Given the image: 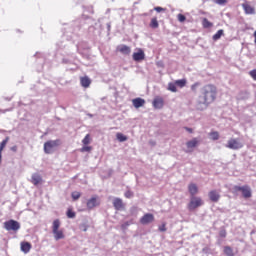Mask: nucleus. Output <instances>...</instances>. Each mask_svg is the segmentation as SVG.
Here are the masks:
<instances>
[{
    "label": "nucleus",
    "mask_w": 256,
    "mask_h": 256,
    "mask_svg": "<svg viewBox=\"0 0 256 256\" xmlns=\"http://www.w3.org/2000/svg\"><path fill=\"white\" fill-rule=\"evenodd\" d=\"M215 99H217V87L212 84L203 86L196 102V109H198V111H205Z\"/></svg>",
    "instance_id": "1"
},
{
    "label": "nucleus",
    "mask_w": 256,
    "mask_h": 256,
    "mask_svg": "<svg viewBox=\"0 0 256 256\" xmlns=\"http://www.w3.org/2000/svg\"><path fill=\"white\" fill-rule=\"evenodd\" d=\"M61 145V140H49L44 143V153L47 155H51V153H55L58 146Z\"/></svg>",
    "instance_id": "2"
},
{
    "label": "nucleus",
    "mask_w": 256,
    "mask_h": 256,
    "mask_svg": "<svg viewBox=\"0 0 256 256\" xmlns=\"http://www.w3.org/2000/svg\"><path fill=\"white\" fill-rule=\"evenodd\" d=\"M241 191L244 199H249L252 195L251 193V187L249 185H244V186H233L232 192L233 193H239Z\"/></svg>",
    "instance_id": "3"
},
{
    "label": "nucleus",
    "mask_w": 256,
    "mask_h": 256,
    "mask_svg": "<svg viewBox=\"0 0 256 256\" xmlns=\"http://www.w3.org/2000/svg\"><path fill=\"white\" fill-rule=\"evenodd\" d=\"M4 229H6V231H13L14 233H17V231L21 229V224L17 220L11 219L4 222Z\"/></svg>",
    "instance_id": "4"
},
{
    "label": "nucleus",
    "mask_w": 256,
    "mask_h": 256,
    "mask_svg": "<svg viewBox=\"0 0 256 256\" xmlns=\"http://www.w3.org/2000/svg\"><path fill=\"white\" fill-rule=\"evenodd\" d=\"M202 205H203V199H201V197L191 196L190 202L188 204V209L189 211H195L197 207H202Z\"/></svg>",
    "instance_id": "5"
},
{
    "label": "nucleus",
    "mask_w": 256,
    "mask_h": 256,
    "mask_svg": "<svg viewBox=\"0 0 256 256\" xmlns=\"http://www.w3.org/2000/svg\"><path fill=\"white\" fill-rule=\"evenodd\" d=\"M226 147L228 149H232L233 151H237L239 149H243V144H242L241 140H239L237 138H231L228 140Z\"/></svg>",
    "instance_id": "6"
},
{
    "label": "nucleus",
    "mask_w": 256,
    "mask_h": 256,
    "mask_svg": "<svg viewBox=\"0 0 256 256\" xmlns=\"http://www.w3.org/2000/svg\"><path fill=\"white\" fill-rule=\"evenodd\" d=\"M86 205L87 209H95V207H99V205H101V201L99 200V197L93 196L87 201Z\"/></svg>",
    "instance_id": "7"
},
{
    "label": "nucleus",
    "mask_w": 256,
    "mask_h": 256,
    "mask_svg": "<svg viewBox=\"0 0 256 256\" xmlns=\"http://www.w3.org/2000/svg\"><path fill=\"white\" fill-rule=\"evenodd\" d=\"M153 221H155V216H153V214H151V213L145 214V215L140 219L141 225H149V223H153Z\"/></svg>",
    "instance_id": "8"
},
{
    "label": "nucleus",
    "mask_w": 256,
    "mask_h": 256,
    "mask_svg": "<svg viewBox=\"0 0 256 256\" xmlns=\"http://www.w3.org/2000/svg\"><path fill=\"white\" fill-rule=\"evenodd\" d=\"M242 9L246 15H255V8L247 2L242 4Z\"/></svg>",
    "instance_id": "9"
},
{
    "label": "nucleus",
    "mask_w": 256,
    "mask_h": 256,
    "mask_svg": "<svg viewBox=\"0 0 256 256\" xmlns=\"http://www.w3.org/2000/svg\"><path fill=\"white\" fill-rule=\"evenodd\" d=\"M208 195L210 201H212L213 203H217V201L221 199V195H219V192H217V190L210 191Z\"/></svg>",
    "instance_id": "10"
},
{
    "label": "nucleus",
    "mask_w": 256,
    "mask_h": 256,
    "mask_svg": "<svg viewBox=\"0 0 256 256\" xmlns=\"http://www.w3.org/2000/svg\"><path fill=\"white\" fill-rule=\"evenodd\" d=\"M133 59L134 61H143V59H145V52H143L142 49H139L137 52L133 53Z\"/></svg>",
    "instance_id": "11"
},
{
    "label": "nucleus",
    "mask_w": 256,
    "mask_h": 256,
    "mask_svg": "<svg viewBox=\"0 0 256 256\" xmlns=\"http://www.w3.org/2000/svg\"><path fill=\"white\" fill-rule=\"evenodd\" d=\"M112 203L116 211H121V209L124 207L123 200L121 198H114Z\"/></svg>",
    "instance_id": "12"
},
{
    "label": "nucleus",
    "mask_w": 256,
    "mask_h": 256,
    "mask_svg": "<svg viewBox=\"0 0 256 256\" xmlns=\"http://www.w3.org/2000/svg\"><path fill=\"white\" fill-rule=\"evenodd\" d=\"M164 101L163 98L161 97H156L153 100V107L155 109H163Z\"/></svg>",
    "instance_id": "13"
},
{
    "label": "nucleus",
    "mask_w": 256,
    "mask_h": 256,
    "mask_svg": "<svg viewBox=\"0 0 256 256\" xmlns=\"http://www.w3.org/2000/svg\"><path fill=\"white\" fill-rule=\"evenodd\" d=\"M188 191H189L191 197H195L197 195V193H199V188L197 187V185L195 183H191L188 186Z\"/></svg>",
    "instance_id": "14"
},
{
    "label": "nucleus",
    "mask_w": 256,
    "mask_h": 256,
    "mask_svg": "<svg viewBox=\"0 0 256 256\" xmlns=\"http://www.w3.org/2000/svg\"><path fill=\"white\" fill-rule=\"evenodd\" d=\"M132 104L135 107V109H139L140 107H143V105H145V99L135 98L132 100Z\"/></svg>",
    "instance_id": "15"
},
{
    "label": "nucleus",
    "mask_w": 256,
    "mask_h": 256,
    "mask_svg": "<svg viewBox=\"0 0 256 256\" xmlns=\"http://www.w3.org/2000/svg\"><path fill=\"white\" fill-rule=\"evenodd\" d=\"M41 181H43V178L41 177V175H39L38 173L32 174L31 183H33V185H39Z\"/></svg>",
    "instance_id": "16"
},
{
    "label": "nucleus",
    "mask_w": 256,
    "mask_h": 256,
    "mask_svg": "<svg viewBox=\"0 0 256 256\" xmlns=\"http://www.w3.org/2000/svg\"><path fill=\"white\" fill-rule=\"evenodd\" d=\"M118 51L123 55H129V53H131V47L127 45H121L118 47Z\"/></svg>",
    "instance_id": "17"
},
{
    "label": "nucleus",
    "mask_w": 256,
    "mask_h": 256,
    "mask_svg": "<svg viewBox=\"0 0 256 256\" xmlns=\"http://www.w3.org/2000/svg\"><path fill=\"white\" fill-rule=\"evenodd\" d=\"M198 144H199V140L197 138H193L192 140L186 143V147L188 149H195V147H197Z\"/></svg>",
    "instance_id": "18"
},
{
    "label": "nucleus",
    "mask_w": 256,
    "mask_h": 256,
    "mask_svg": "<svg viewBox=\"0 0 256 256\" xmlns=\"http://www.w3.org/2000/svg\"><path fill=\"white\" fill-rule=\"evenodd\" d=\"M54 235L55 241H59L60 239H65V234L63 230H56V232H52Z\"/></svg>",
    "instance_id": "19"
},
{
    "label": "nucleus",
    "mask_w": 256,
    "mask_h": 256,
    "mask_svg": "<svg viewBox=\"0 0 256 256\" xmlns=\"http://www.w3.org/2000/svg\"><path fill=\"white\" fill-rule=\"evenodd\" d=\"M21 251L23 253H29V251H31V243H29V242H22L21 243Z\"/></svg>",
    "instance_id": "20"
},
{
    "label": "nucleus",
    "mask_w": 256,
    "mask_h": 256,
    "mask_svg": "<svg viewBox=\"0 0 256 256\" xmlns=\"http://www.w3.org/2000/svg\"><path fill=\"white\" fill-rule=\"evenodd\" d=\"M80 83H81L82 87L87 88V87H89V85H91V79H89V77H82L80 79Z\"/></svg>",
    "instance_id": "21"
},
{
    "label": "nucleus",
    "mask_w": 256,
    "mask_h": 256,
    "mask_svg": "<svg viewBox=\"0 0 256 256\" xmlns=\"http://www.w3.org/2000/svg\"><path fill=\"white\" fill-rule=\"evenodd\" d=\"M224 35V31L223 29H220L217 31V33H215L212 37L213 41H219V39H221V37H223Z\"/></svg>",
    "instance_id": "22"
},
{
    "label": "nucleus",
    "mask_w": 256,
    "mask_h": 256,
    "mask_svg": "<svg viewBox=\"0 0 256 256\" xmlns=\"http://www.w3.org/2000/svg\"><path fill=\"white\" fill-rule=\"evenodd\" d=\"M59 227H61V222L59 219L54 220L52 225V233L59 231Z\"/></svg>",
    "instance_id": "23"
},
{
    "label": "nucleus",
    "mask_w": 256,
    "mask_h": 256,
    "mask_svg": "<svg viewBox=\"0 0 256 256\" xmlns=\"http://www.w3.org/2000/svg\"><path fill=\"white\" fill-rule=\"evenodd\" d=\"M202 25L204 29H209V27H213V23H211L207 18L203 19Z\"/></svg>",
    "instance_id": "24"
},
{
    "label": "nucleus",
    "mask_w": 256,
    "mask_h": 256,
    "mask_svg": "<svg viewBox=\"0 0 256 256\" xmlns=\"http://www.w3.org/2000/svg\"><path fill=\"white\" fill-rule=\"evenodd\" d=\"M151 29H157L159 27V22L157 21V18H152L150 22Z\"/></svg>",
    "instance_id": "25"
},
{
    "label": "nucleus",
    "mask_w": 256,
    "mask_h": 256,
    "mask_svg": "<svg viewBox=\"0 0 256 256\" xmlns=\"http://www.w3.org/2000/svg\"><path fill=\"white\" fill-rule=\"evenodd\" d=\"M175 85L183 88V87H185V85H187V80H185V79L176 80Z\"/></svg>",
    "instance_id": "26"
},
{
    "label": "nucleus",
    "mask_w": 256,
    "mask_h": 256,
    "mask_svg": "<svg viewBox=\"0 0 256 256\" xmlns=\"http://www.w3.org/2000/svg\"><path fill=\"white\" fill-rule=\"evenodd\" d=\"M224 253L227 256H234L235 255V254H233V249L231 247H229V246H226L224 248Z\"/></svg>",
    "instance_id": "27"
},
{
    "label": "nucleus",
    "mask_w": 256,
    "mask_h": 256,
    "mask_svg": "<svg viewBox=\"0 0 256 256\" xmlns=\"http://www.w3.org/2000/svg\"><path fill=\"white\" fill-rule=\"evenodd\" d=\"M168 90L172 91V93H177V84L169 83Z\"/></svg>",
    "instance_id": "28"
},
{
    "label": "nucleus",
    "mask_w": 256,
    "mask_h": 256,
    "mask_svg": "<svg viewBox=\"0 0 256 256\" xmlns=\"http://www.w3.org/2000/svg\"><path fill=\"white\" fill-rule=\"evenodd\" d=\"M116 137H117L118 141H120V143L127 141V136L123 135L122 133H118L116 135Z\"/></svg>",
    "instance_id": "29"
},
{
    "label": "nucleus",
    "mask_w": 256,
    "mask_h": 256,
    "mask_svg": "<svg viewBox=\"0 0 256 256\" xmlns=\"http://www.w3.org/2000/svg\"><path fill=\"white\" fill-rule=\"evenodd\" d=\"M210 137H211L212 141L219 140V132H211Z\"/></svg>",
    "instance_id": "30"
},
{
    "label": "nucleus",
    "mask_w": 256,
    "mask_h": 256,
    "mask_svg": "<svg viewBox=\"0 0 256 256\" xmlns=\"http://www.w3.org/2000/svg\"><path fill=\"white\" fill-rule=\"evenodd\" d=\"M9 141V138H6L5 140H3L0 144V153L3 152V149H5V147L7 146V142Z\"/></svg>",
    "instance_id": "31"
},
{
    "label": "nucleus",
    "mask_w": 256,
    "mask_h": 256,
    "mask_svg": "<svg viewBox=\"0 0 256 256\" xmlns=\"http://www.w3.org/2000/svg\"><path fill=\"white\" fill-rule=\"evenodd\" d=\"M238 99H249V92H241Z\"/></svg>",
    "instance_id": "32"
},
{
    "label": "nucleus",
    "mask_w": 256,
    "mask_h": 256,
    "mask_svg": "<svg viewBox=\"0 0 256 256\" xmlns=\"http://www.w3.org/2000/svg\"><path fill=\"white\" fill-rule=\"evenodd\" d=\"M67 218L68 219H75V212H73V210H68L67 211Z\"/></svg>",
    "instance_id": "33"
},
{
    "label": "nucleus",
    "mask_w": 256,
    "mask_h": 256,
    "mask_svg": "<svg viewBox=\"0 0 256 256\" xmlns=\"http://www.w3.org/2000/svg\"><path fill=\"white\" fill-rule=\"evenodd\" d=\"M177 19H178V21H179L180 23H184V21H185L187 18H186L185 15H183V14H178Z\"/></svg>",
    "instance_id": "34"
},
{
    "label": "nucleus",
    "mask_w": 256,
    "mask_h": 256,
    "mask_svg": "<svg viewBox=\"0 0 256 256\" xmlns=\"http://www.w3.org/2000/svg\"><path fill=\"white\" fill-rule=\"evenodd\" d=\"M79 197H81V193H79V192L72 193V199H74V201H77V199H79Z\"/></svg>",
    "instance_id": "35"
},
{
    "label": "nucleus",
    "mask_w": 256,
    "mask_h": 256,
    "mask_svg": "<svg viewBox=\"0 0 256 256\" xmlns=\"http://www.w3.org/2000/svg\"><path fill=\"white\" fill-rule=\"evenodd\" d=\"M250 77H252L253 81H256V69L251 70L249 72Z\"/></svg>",
    "instance_id": "36"
},
{
    "label": "nucleus",
    "mask_w": 256,
    "mask_h": 256,
    "mask_svg": "<svg viewBox=\"0 0 256 256\" xmlns=\"http://www.w3.org/2000/svg\"><path fill=\"white\" fill-rule=\"evenodd\" d=\"M216 5H225L227 0H213Z\"/></svg>",
    "instance_id": "37"
},
{
    "label": "nucleus",
    "mask_w": 256,
    "mask_h": 256,
    "mask_svg": "<svg viewBox=\"0 0 256 256\" xmlns=\"http://www.w3.org/2000/svg\"><path fill=\"white\" fill-rule=\"evenodd\" d=\"M124 195L127 199H131V197H133V192H131V190H128L125 192Z\"/></svg>",
    "instance_id": "38"
},
{
    "label": "nucleus",
    "mask_w": 256,
    "mask_h": 256,
    "mask_svg": "<svg viewBox=\"0 0 256 256\" xmlns=\"http://www.w3.org/2000/svg\"><path fill=\"white\" fill-rule=\"evenodd\" d=\"M82 143L84 145H89V134L84 137V139L82 140Z\"/></svg>",
    "instance_id": "39"
},
{
    "label": "nucleus",
    "mask_w": 256,
    "mask_h": 256,
    "mask_svg": "<svg viewBox=\"0 0 256 256\" xmlns=\"http://www.w3.org/2000/svg\"><path fill=\"white\" fill-rule=\"evenodd\" d=\"M154 11H156L157 13H161V11H165V8L157 6L154 7Z\"/></svg>",
    "instance_id": "40"
},
{
    "label": "nucleus",
    "mask_w": 256,
    "mask_h": 256,
    "mask_svg": "<svg viewBox=\"0 0 256 256\" xmlns=\"http://www.w3.org/2000/svg\"><path fill=\"white\" fill-rule=\"evenodd\" d=\"M159 231H161V232L167 231V228L165 227V224H162V225L159 227Z\"/></svg>",
    "instance_id": "41"
},
{
    "label": "nucleus",
    "mask_w": 256,
    "mask_h": 256,
    "mask_svg": "<svg viewBox=\"0 0 256 256\" xmlns=\"http://www.w3.org/2000/svg\"><path fill=\"white\" fill-rule=\"evenodd\" d=\"M219 235L220 237H227V232L225 230H221Z\"/></svg>",
    "instance_id": "42"
},
{
    "label": "nucleus",
    "mask_w": 256,
    "mask_h": 256,
    "mask_svg": "<svg viewBox=\"0 0 256 256\" xmlns=\"http://www.w3.org/2000/svg\"><path fill=\"white\" fill-rule=\"evenodd\" d=\"M82 151L89 152V151H91V147H89V146H84V147L82 148Z\"/></svg>",
    "instance_id": "43"
},
{
    "label": "nucleus",
    "mask_w": 256,
    "mask_h": 256,
    "mask_svg": "<svg viewBox=\"0 0 256 256\" xmlns=\"http://www.w3.org/2000/svg\"><path fill=\"white\" fill-rule=\"evenodd\" d=\"M80 229H82V231H87V226H85V225H82V226H80Z\"/></svg>",
    "instance_id": "44"
},
{
    "label": "nucleus",
    "mask_w": 256,
    "mask_h": 256,
    "mask_svg": "<svg viewBox=\"0 0 256 256\" xmlns=\"http://www.w3.org/2000/svg\"><path fill=\"white\" fill-rule=\"evenodd\" d=\"M11 151H17V146H13L12 148H11Z\"/></svg>",
    "instance_id": "45"
},
{
    "label": "nucleus",
    "mask_w": 256,
    "mask_h": 256,
    "mask_svg": "<svg viewBox=\"0 0 256 256\" xmlns=\"http://www.w3.org/2000/svg\"><path fill=\"white\" fill-rule=\"evenodd\" d=\"M187 129V131H189L190 133H192V130H191V128H186Z\"/></svg>",
    "instance_id": "46"
},
{
    "label": "nucleus",
    "mask_w": 256,
    "mask_h": 256,
    "mask_svg": "<svg viewBox=\"0 0 256 256\" xmlns=\"http://www.w3.org/2000/svg\"><path fill=\"white\" fill-rule=\"evenodd\" d=\"M63 63H67V60H63Z\"/></svg>",
    "instance_id": "47"
},
{
    "label": "nucleus",
    "mask_w": 256,
    "mask_h": 256,
    "mask_svg": "<svg viewBox=\"0 0 256 256\" xmlns=\"http://www.w3.org/2000/svg\"><path fill=\"white\" fill-rule=\"evenodd\" d=\"M192 89H195V85L192 86Z\"/></svg>",
    "instance_id": "48"
}]
</instances>
